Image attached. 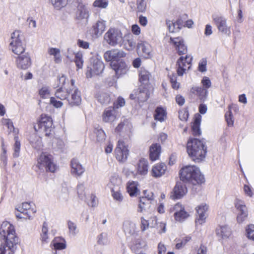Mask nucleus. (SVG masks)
<instances>
[{"label":"nucleus","instance_id":"423d86ee","mask_svg":"<svg viewBox=\"0 0 254 254\" xmlns=\"http://www.w3.org/2000/svg\"><path fill=\"white\" fill-rule=\"evenodd\" d=\"M105 66L101 58L99 56L93 57L90 60V64L87 68L86 76L87 78H91L94 75L101 74Z\"/></svg>","mask_w":254,"mask_h":254},{"label":"nucleus","instance_id":"473e14b6","mask_svg":"<svg viewBox=\"0 0 254 254\" xmlns=\"http://www.w3.org/2000/svg\"><path fill=\"white\" fill-rule=\"evenodd\" d=\"M89 12L86 6L82 4H79L76 12V18L77 19H87Z\"/></svg>","mask_w":254,"mask_h":254},{"label":"nucleus","instance_id":"0e129e2a","mask_svg":"<svg viewBox=\"0 0 254 254\" xmlns=\"http://www.w3.org/2000/svg\"><path fill=\"white\" fill-rule=\"evenodd\" d=\"M207 60L206 59H202L198 63V69L199 71L203 72L206 71Z\"/></svg>","mask_w":254,"mask_h":254},{"label":"nucleus","instance_id":"c9c22d12","mask_svg":"<svg viewBox=\"0 0 254 254\" xmlns=\"http://www.w3.org/2000/svg\"><path fill=\"white\" fill-rule=\"evenodd\" d=\"M137 50L139 52L141 53L143 56L145 58H148L150 55V46L149 44L146 42H141L137 45Z\"/></svg>","mask_w":254,"mask_h":254},{"label":"nucleus","instance_id":"58836bf2","mask_svg":"<svg viewBox=\"0 0 254 254\" xmlns=\"http://www.w3.org/2000/svg\"><path fill=\"white\" fill-rule=\"evenodd\" d=\"M48 53L54 56V61L57 64L62 62V58L61 55L60 50L56 48H49L48 50Z\"/></svg>","mask_w":254,"mask_h":254},{"label":"nucleus","instance_id":"5701e85b","mask_svg":"<svg viewBox=\"0 0 254 254\" xmlns=\"http://www.w3.org/2000/svg\"><path fill=\"white\" fill-rule=\"evenodd\" d=\"M136 95L137 100L141 102L146 101L149 97V87L140 85L136 91Z\"/></svg>","mask_w":254,"mask_h":254},{"label":"nucleus","instance_id":"2f4dec72","mask_svg":"<svg viewBox=\"0 0 254 254\" xmlns=\"http://www.w3.org/2000/svg\"><path fill=\"white\" fill-rule=\"evenodd\" d=\"M201 121V116L200 115H196L194 121L191 126L192 134L194 136H199L201 134L200 128V123Z\"/></svg>","mask_w":254,"mask_h":254},{"label":"nucleus","instance_id":"de8ad7c7","mask_svg":"<svg viewBox=\"0 0 254 254\" xmlns=\"http://www.w3.org/2000/svg\"><path fill=\"white\" fill-rule=\"evenodd\" d=\"M77 191L78 197L81 200L85 201L86 199L85 187L83 183H79L77 186Z\"/></svg>","mask_w":254,"mask_h":254},{"label":"nucleus","instance_id":"f257e3e1","mask_svg":"<svg viewBox=\"0 0 254 254\" xmlns=\"http://www.w3.org/2000/svg\"><path fill=\"white\" fill-rule=\"evenodd\" d=\"M0 236L5 242L0 248V254H13L18 243L14 227L7 221L3 222L0 227Z\"/></svg>","mask_w":254,"mask_h":254},{"label":"nucleus","instance_id":"8fccbe9b","mask_svg":"<svg viewBox=\"0 0 254 254\" xmlns=\"http://www.w3.org/2000/svg\"><path fill=\"white\" fill-rule=\"evenodd\" d=\"M67 224L69 233L75 236L78 233L76 224L71 220L67 221Z\"/></svg>","mask_w":254,"mask_h":254},{"label":"nucleus","instance_id":"f3484780","mask_svg":"<svg viewBox=\"0 0 254 254\" xmlns=\"http://www.w3.org/2000/svg\"><path fill=\"white\" fill-rule=\"evenodd\" d=\"M169 43L174 47L179 55H181L187 53V48L185 44L184 39L182 37H171Z\"/></svg>","mask_w":254,"mask_h":254},{"label":"nucleus","instance_id":"1a4fd4ad","mask_svg":"<svg viewBox=\"0 0 254 254\" xmlns=\"http://www.w3.org/2000/svg\"><path fill=\"white\" fill-rule=\"evenodd\" d=\"M31 202H23L21 206L16 208L19 213H16V216L19 219H31L36 212V210L31 208Z\"/></svg>","mask_w":254,"mask_h":254},{"label":"nucleus","instance_id":"7c9ffc66","mask_svg":"<svg viewBox=\"0 0 254 254\" xmlns=\"http://www.w3.org/2000/svg\"><path fill=\"white\" fill-rule=\"evenodd\" d=\"M106 28V21L103 20H98L92 27V32L96 35H101Z\"/></svg>","mask_w":254,"mask_h":254},{"label":"nucleus","instance_id":"f704fd0d","mask_svg":"<svg viewBox=\"0 0 254 254\" xmlns=\"http://www.w3.org/2000/svg\"><path fill=\"white\" fill-rule=\"evenodd\" d=\"M55 97L61 100L67 101L68 98L70 95L69 88L65 89L63 87H61L57 89L55 93Z\"/></svg>","mask_w":254,"mask_h":254},{"label":"nucleus","instance_id":"5fc2aeb1","mask_svg":"<svg viewBox=\"0 0 254 254\" xmlns=\"http://www.w3.org/2000/svg\"><path fill=\"white\" fill-rule=\"evenodd\" d=\"M136 5L137 12H145L146 9V3L144 0H137Z\"/></svg>","mask_w":254,"mask_h":254},{"label":"nucleus","instance_id":"69168bd1","mask_svg":"<svg viewBox=\"0 0 254 254\" xmlns=\"http://www.w3.org/2000/svg\"><path fill=\"white\" fill-rule=\"evenodd\" d=\"M125 105V100L124 98L120 96L118 98L116 102L114 103V107L113 108H119L120 107H122Z\"/></svg>","mask_w":254,"mask_h":254},{"label":"nucleus","instance_id":"4d7b16f0","mask_svg":"<svg viewBox=\"0 0 254 254\" xmlns=\"http://www.w3.org/2000/svg\"><path fill=\"white\" fill-rule=\"evenodd\" d=\"M93 6L100 8H106L108 5L107 0H96L93 3Z\"/></svg>","mask_w":254,"mask_h":254},{"label":"nucleus","instance_id":"e433bc0d","mask_svg":"<svg viewBox=\"0 0 254 254\" xmlns=\"http://www.w3.org/2000/svg\"><path fill=\"white\" fill-rule=\"evenodd\" d=\"M167 117L166 110L161 107H158L155 110L154 119L160 122H163Z\"/></svg>","mask_w":254,"mask_h":254},{"label":"nucleus","instance_id":"338daca9","mask_svg":"<svg viewBox=\"0 0 254 254\" xmlns=\"http://www.w3.org/2000/svg\"><path fill=\"white\" fill-rule=\"evenodd\" d=\"M54 247L56 250H62L66 248V243L64 239H63V242H56L54 243Z\"/></svg>","mask_w":254,"mask_h":254},{"label":"nucleus","instance_id":"393cba45","mask_svg":"<svg viewBox=\"0 0 254 254\" xmlns=\"http://www.w3.org/2000/svg\"><path fill=\"white\" fill-rule=\"evenodd\" d=\"M151 74L144 68H140L139 73V81L141 85L149 87V82Z\"/></svg>","mask_w":254,"mask_h":254},{"label":"nucleus","instance_id":"052dcab7","mask_svg":"<svg viewBox=\"0 0 254 254\" xmlns=\"http://www.w3.org/2000/svg\"><path fill=\"white\" fill-rule=\"evenodd\" d=\"M2 123L3 125L7 127L10 132H15V128L13 126V123L9 119H2Z\"/></svg>","mask_w":254,"mask_h":254},{"label":"nucleus","instance_id":"7ed1b4c3","mask_svg":"<svg viewBox=\"0 0 254 254\" xmlns=\"http://www.w3.org/2000/svg\"><path fill=\"white\" fill-rule=\"evenodd\" d=\"M180 180L183 182L193 185H201L204 183V176L198 167L194 165H188L183 167L179 172Z\"/></svg>","mask_w":254,"mask_h":254},{"label":"nucleus","instance_id":"6e6552de","mask_svg":"<svg viewBox=\"0 0 254 254\" xmlns=\"http://www.w3.org/2000/svg\"><path fill=\"white\" fill-rule=\"evenodd\" d=\"M104 39L110 46L121 45L123 43V34L121 30L110 28L104 35Z\"/></svg>","mask_w":254,"mask_h":254},{"label":"nucleus","instance_id":"4be33fe9","mask_svg":"<svg viewBox=\"0 0 254 254\" xmlns=\"http://www.w3.org/2000/svg\"><path fill=\"white\" fill-rule=\"evenodd\" d=\"M136 224L129 220L125 221L123 224V230L127 237L135 236L137 234Z\"/></svg>","mask_w":254,"mask_h":254},{"label":"nucleus","instance_id":"b1692460","mask_svg":"<svg viewBox=\"0 0 254 254\" xmlns=\"http://www.w3.org/2000/svg\"><path fill=\"white\" fill-rule=\"evenodd\" d=\"M166 169L167 166L165 164H157L153 166L151 171V175L154 178H159L165 174Z\"/></svg>","mask_w":254,"mask_h":254},{"label":"nucleus","instance_id":"49530a36","mask_svg":"<svg viewBox=\"0 0 254 254\" xmlns=\"http://www.w3.org/2000/svg\"><path fill=\"white\" fill-rule=\"evenodd\" d=\"M74 62L78 69L82 68L84 61L82 53L78 52L75 54Z\"/></svg>","mask_w":254,"mask_h":254},{"label":"nucleus","instance_id":"bf43d9fd","mask_svg":"<svg viewBox=\"0 0 254 254\" xmlns=\"http://www.w3.org/2000/svg\"><path fill=\"white\" fill-rule=\"evenodd\" d=\"M166 24L170 32H177L180 30L177 28L176 22L171 20H167Z\"/></svg>","mask_w":254,"mask_h":254},{"label":"nucleus","instance_id":"774afa93","mask_svg":"<svg viewBox=\"0 0 254 254\" xmlns=\"http://www.w3.org/2000/svg\"><path fill=\"white\" fill-rule=\"evenodd\" d=\"M201 83L203 85V88L206 89L207 90L211 86V82L210 79L206 76H205L202 78Z\"/></svg>","mask_w":254,"mask_h":254},{"label":"nucleus","instance_id":"aec40b11","mask_svg":"<svg viewBox=\"0 0 254 254\" xmlns=\"http://www.w3.org/2000/svg\"><path fill=\"white\" fill-rule=\"evenodd\" d=\"M71 173L75 177L81 176L85 172V169L76 159H73L70 162Z\"/></svg>","mask_w":254,"mask_h":254},{"label":"nucleus","instance_id":"4c0bfd02","mask_svg":"<svg viewBox=\"0 0 254 254\" xmlns=\"http://www.w3.org/2000/svg\"><path fill=\"white\" fill-rule=\"evenodd\" d=\"M98 101L102 105H108L111 102L110 95L105 92H100L96 95Z\"/></svg>","mask_w":254,"mask_h":254},{"label":"nucleus","instance_id":"2eb2a0df","mask_svg":"<svg viewBox=\"0 0 254 254\" xmlns=\"http://www.w3.org/2000/svg\"><path fill=\"white\" fill-rule=\"evenodd\" d=\"M70 97H68L67 102L68 104L73 106H79L81 102V97L80 91L76 87H73L69 88Z\"/></svg>","mask_w":254,"mask_h":254},{"label":"nucleus","instance_id":"0eeeda50","mask_svg":"<svg viewBox=\"0 0 254 254\" xmlns=\"http://www.w3.org/2000/svg\"><path fill=\"white\" fill-rule=\"evenodd\" d=\"M36 132L44 133L46 136H49L53 130V120L50 117L42 115L40 119L34 127Z\"/></svg>","mask_w":254,"mask_h":254},{"label":"nucleus","instance_id":"37998d69","mask_svg":"<svg viewBox=\"0 0 254 254\" xmlns=\"http://www.w3.org/2000/svg\"><path fill=\"white\" fill-rule=\"evenodd\" d=\"M124 47L128 51H130L135 47L136 43L132 36H128L124 41Z\"/></svg>","mask_w":254,"mask_h":254},{"label":"nucleus","instance_id":"13d9d810","mask_svg":"<svg viewBox=\"0 0 254 254\" xmlns=\"http://www.w3.org/2000/svg\"><path fill=\"white\" fill-rule=\"evenodd\" d=\"M169 77L172 87L175 90L178 89L180 87V83L177 82V76L174 74H172V75H169Z\"/></svg>","mask_w":254,"mask_h":254},{"label":"nucleus","instance_id":"6ab92c4d","mask_svg":"<svg viewBox=\"0 0 254 254\" xmlns=\"http://www.w3.org/2000/svg\"><path fill=\"white\" fill-rule=\"evenodd\" d=\"M175 211V219L176 221L183 222L189 216V214L185 211V208L180 203H177L173 207Z\"/></svg>","mask_w":254,"mask_h":254},{"label":"nucleus","instance_id":"3c124183","mask_svg":"<svg viewBox=\"0 0 254 254\" xmlns=\"http://www.w3.org/2000/svg\"><path fill=\"white\" fill-rule=\"evenodd\" d=\"M208 209V206L205 203H202L197 206L195 209L197 215H207L206 212Z\"/></svg>","mask_w":254,"mask_h":254},{"label":"nucleus","instance_id":"412c9836","mask_svg":"<svg viewBox=\"0 0 254 254\" xmlns=\"http://www.w3.org/2000/svg\"><path fill=\"white\" fill-rule=\"evenodd\" d=\"M190 93L197 96L202 102H204L208 96V90L202 87L194 86L190 89Z\"/></svg>","mask_w":254,"mask_h":254},{"label":"nucleus","instance_id":"9b49d317","mask_svg":"<svg viewBox=\"0 0 254 254\" xmlns=\"http://www.w3.org/2000/svg\"><path fill=\"white\" fill-rule=\"evenodd\" d=\"M235 206L237 210V221L239 223H242L247 218L248 211L245 202L239 198L235 200Z\"/></svg>","mask_w":254,"mask_h":254},{"label":"nucleus","instance_id":"09e8293b","mask_svg":"<svg viewBox=\"0 0 254 254\" xmlns=\"http://www.w3.org/2000/svg\"><path fill=\"white\" fill-rule=\"evenodd\" d=\"M246 236L249 240L254 242V225L250 224L246 227Z\"/></svg>","mask_w":254,"mask_h":254},{"label":"nucleus","instance_id":"72a5a7b5","mask_svg":"<svg viewBox=\"0 0 254 254\" xmlns=\"http://www.w3.org/2000/svg\"><path fill=\"white\" fill-rule=\"evenodd\" d=\"M153 199V193L150 192V197L149 199L146 197H141L139 198V203L138 204V212H142L146 208L150 207V201Z\"/></svg>","mask_w":254,"mask_h":254},{"label":"nucleus","instance_id":"9d476101","mask_svg":"<svg viewBox=\"0 0 254 254\" xmlns=\"http://www.w3.org/2000/svg\"><path fill=\"white\" fill-rule=\"evenodd\" d=\"M115 156L120 162H125L129 155L127 146L122 140H119L115 150Z\"/></svg>","mask_w":254,"mask_h":254},{"label":"nucleus","instance_id":"864d4df0","mask_svg":"<svg viewBox=\"0 0 254 254\" xmlns=\"http://www.w3.org/2000/svg\"><path fill=\"white\" fill-rule=\"evenodd\" d=\"M112 196L114 200L121 202L123 200L124 196L119 190H115L113 188L111 189Z\"/></svg>","mask_w":254,"mask_h":254},{"label":"nucleus","instance_id":"4468645a","mask_svg":"<svg viewBox=\"0 0 254 254\" xmlns=\"http://www.w3.org/2000/svg\"><path fill=\"white\" fill-rule=\"evenodd\" d=\"M110 65L115 71L118 78L121 75L126 74L128 70L126 63L122 60H114L111 62Z\"/></svg>","mask_w":254,"mask_h":254},{"label":"nucleus","instance_id":"a878e982","mask_svg":"<svg viewBox=\"0 0 254 254\" xmlns=\"http://www.w3.org/2000/svg\"><path fill=\"white\" fill-rule=\"evenodd\" d=\"M103 120L106 123H112L116 119V112L113 107H109L105 110L103 112Z\"/></svg>","mask_w":254,"mask_h":254},{"label":"nucleus","instance_id":"79ce46f5","mask_svg":"<svg viewBox=\"0 0 254 254\" xmlns=\"http://www.w3.org/2000/svg\"><path fill=\"white\" fill-rule=\"evenodd\" d=\"M137 183L135 182H129L127 186V191L130 196H135L137 191Z\"/></svg>","mask_w":254,"mask_h":254},{"label":"nucleus","instance_id":"a19ab883","mask_svg":"<svg viewBox=\"0 0 254 254\" xmlns=\"http://www.w3.org/2000/svg\"><path fill=\"white\" fill-rule=\"evenodd\" d=\"M48 226L47 222H44L43 224L42 233L41 234V240L42 243H48L49 242V236L48 234Z\"/></svg>","mask_w":254,"mask_h":254},{"label":"nucleus","instance_id":"c756f323","mask_svg":"<svg viewBox=\"0 0 254 254\" xmlns=\"http://www.w3.org/2000/svg\"><path fill=\"white\" fill-rule=\"evenodd\" d=\"M29 141L32 146L36 150H40L42 146V139L36 133H33L30 134Z\"/></svg>","mask_w":254,"mask_h":254},{"label":"nucleus","instance_id":"ddd939ff","mask_svg":"<svg viewBox=\"0 0 254 254\" xmlns=\"http://www.w3.org/2000/svg\"><path fill=\"white\" fill-rule=\"evenodd\" d=\"M192 57L186 55L185 57H181L177 61V74L179 76H182L185 71L190 68Z\"/></svg>","mask_w":254,"mask_h":254},{"label":"nucleus","instance_id":"603ef678","mask_svg":"<svg viewBox=\"0 0 254 254\" xmlns=\"http://www.w3.org/2000/svg\"><path fill=\"white\" fill-rule=\"evenodd\" d=\"M94 133L96 135L97 141L102 142L105 140L106 134L102 128H96Z\"/></svg>","mask_w":254,"mask_h":254},{"label":"nucleus","instance_id":"a211bd4d","mask_svg":"<svg viewBox=\"0 0 254 254\" xmlns=\"http://www.w3.org/2000/svg\"><path fill=\"white\" fill-rule=\"evenodd\" d=\"M126 53L118 49H113L106 51L104 55V58L107 62H112L114 60H119L120 58L125 57Z\"/></svg>","mask_w":254,"mask_h":254},{"label":"nucleus","instance_id":"c03bdc74","mask_svg":"<svg viewBox=\"0 0 254 254\" xmlns=\"http://www.w3.org/2000/svg\"><path fill=\"white\" fill-rule=\"evenodd\" d=\"M109 240L107 233L103 232L97 237V243L100 245H107L109 244Z\"/></svg>","mask_w":254,"mask_h":254},{"label":"nucleus","instance_id":"e2e57ef3","mask_svg":"<svg viewBox=\"0 0 254 254\" xmlns=\"http://www.w3.org/2000/svg\"><path fill=\"white\" fill-rule=\"evenodd\" d=\"M206 218L207 215H197L195 220V225H202L205 223Z\"/></svg>","mask_w":254,"mask_h":254},{"label":"nucleus","instance_id":"39448f33","mask_svg":"<svg viewBox=\"0 0 254 254\" xmlns=\"http://www.w3.org/2000/svg\"><path fill=\"white\" fill-rule=\"evenodd\" d=\"M37 161L35 170L39 174L45 171L54 173L58 168L57 165L54 162L53 157L51 154L43 152Z\"/></svg>","mask_w":254,"mask_h":254},{"label":"nucleus","instance_id":"c85d7f7f","mask_svg":"<svg viewBox=\"0 0 254 254\" xmlns=\"http://www.w3.org/2000/svg\"><path fill=\"white\" fill-rule=\"evenodd\" d=\"M148 172V163L147 160L141 158L137 164V173L141 176L147 175Z\"/></svg>","mask_w":254,"mask_h":254},{"label":"nucleus","instance_id":"dca6fc26","mask_svg":"<svg viewBox=\"0 0 254 254\" xmlns=\"http://www.w3.org/2000/svg\"><path fill=\"white\" fill-rule=\"evenodd\" d=\"M188 192L186 186L181 182H177L174 188L171 197L173 199L182 198Z\"/></svg>","mask_w":254,"mask_h":254},{"label":"nucleus","instance_id":"f8f14e48","mask_svg":"<svg viewBox=\"0 0 254 254\" xmlns=\"http://www.w3.org/2000/svg\"><path fill=\"white\" fill-rule=\"evenodd\" d=\"M213 21L219 32L227 35L231 34V29L227 25L226 18L220 14H213L212 16Z\"/></svg>","mask_w":254,"mask_h":254},{"label":"nucleus","instance_id":"20e7f679","mask_svg":"<svg viewBox=\"0 0 254 254\" xmlns=\"http://www.w3.org/2000/svg\"><path fill=\"white\" fill-rule=\"evenodd\" d=\"M187 152L195 162L203 161L207 153V146L203 141L196 138H190L187 145Z\"/></svg>","mask_w":254,"mask_h":254},{"label":"nucleus","instance_id":"bb28decb","mask_svg":"<svg viewBox=\"0 0 254 254\" xmlns=\"http://www.w3.org/2000/svg\"><path fill=\"white\" fill-rule=\"evenodd\" d=\"M161 147L158 143H153L149 148V157L150 160L154 161L158 159L161 153Z\"/></svg>","mask_w":254,"mask_h":254},{"label":"nucleus","instance_id":"ea45409f","mask_svg":"<svg viewBox=\"0 0 254 254\" xmlns=\"http://www.w3.org/2000/svg\"><path fill=\"white\" fill-rule=\"evenodd\" d=\"M144 246V242L140 238H137L132 241L130 245V249L134 253H136Z\"/></svg>","mask_w":254,"mask_h":254},{"label":"nucleus","instance_id":"6e6d98bb","mask_svg":"<svg viewBox=\"0 0 254 254\" xmlns=\"http://www.w3.org/2000/svg\"><path fill=\"white\" fill-rule=\"evenodd\" d=\"M15 141L13 146L14 152L13 153V156L14 158H17L19 156L20 150V142L18 140L17 137H15Z\"/></svg>","mask_w":254,"mask_h":254},{"label":"nucleus","instance_id":"cd10ccee","mask_svg":"<svg viewBox=\"0 0 254 254\" xmlns=\"http://www.w3.org/2000/svg\"><path fill=\"white\" fill-rule=\"evenodd\" d=\"M217 236L223 239L228 238L231 234L230 228L227 225L219 226L216 230Z\"/></svg>","mask_w":254,"mask_h":254},{"label":"nucleus","instance_id":"f03ea898","mask_svg":"<svg viewBox=\"0 0 254 254\" xmlns=\"http://www.w3.org/2000/svg\"><path fill=\"white\" fill-rule=\"evenodd\" d=\"M20 31H14L11 35L10 47L12 52L19 55L16 60L17 66L23 69L28 68L31 65V59L28 53H24V48L20 38Z\"/></svg>","mask_w":254,"mask_h":254},{"label":"nucleus","instance_id":"a18cd8bd","mask_svg":"<svg viewBox=\"0 0 254 254\" xmlns=\"http://www.w3.org/2000/svg\"><path fill=\"white\" fill-rule=\"evenodd\" d=\"M54 7L60 10L65 6L67 3V0H49Z\"/></svg>","mask_w":254,"mask_h":254},{"label":"nucleus","instance_id":"680f3d73","mask_svg":"<svg viewBox=\"0 0 254 254\" xmlns=\"http://www.w3.org/2000/svg\"><path fill=\"white\" fill-rule=\"evenodd\" d=\"M225 117L228 126H233L234 125V119L232 113L230 110L227 112Z\"/></svg>","mask_w":254,"mask_h":254}]
</instances>
